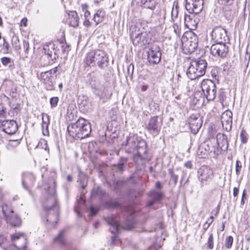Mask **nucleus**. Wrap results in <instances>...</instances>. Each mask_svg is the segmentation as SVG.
Masks as SVG:
<instances>
[{"instance_id":"nucleus-4","label":"nucleus","mask_w":250,"mask_h":250,"mask_svg":"<svg viewBox=\"0 0 250 250\" xmlns=\"http://www.w3.org/2000/svg\"><path fill=\"white\" fill-rule=\"evenodd\" d=\"M207 67V62L204 60H192L187 70V76L191 80L202 77L205 74Z\"/></svg>"},{"instance_id":"nucleus-21","label":"nucleus","mask_w":250,"mask_h":250,"mask_svg":"<svg viewBox=\"0 0 250 250\" xmlns=\"http://www.w3.org/2000/svg\"><path fill=\"white\" fill-rule=\"evenodd\" d=\"M11 239L15 248L22 249L26 247V237L24 233L16 232L11 235Z\"/></svg>"},{"instance_id":"nucleus-24","label":"nucleus","mask_w":250,"mask_h":250,"mask_svg":"<svg viewBox=\"0 0 250 250\" xmlns=\"http://www.w3.org/2000/svg\"><path fill=\"white\" fill-rule=\"evenodd\" d=\"M215 138L220 153L221 151H227L229 146L227 136L223 133H218Z\"/></svg>"},{"instance_id":"nucleus-64","label":"nucleus","mask_w":250,"mask_h":250,"mask_svg":"<svg viewBox=\"0 0 250 250\" xmlns=\"http://www.w3.org/2000/svg\"><path fill=\"white\" fill-rule=\"evenodd\" d=\"M116 238L117 237L116 236H113L112 237H111V243L112 244H114V242L116 239Z\"/></svg>"},{"instance_id":"nucleus-20","label":"nucleus","mask_w":250,"mask_h":250,"mask_svg":"<svg viewBox=\"0 0 250 250\" xmlns=\"http://www.w3.org/2000/svg\"><path fill=\"white\" fill-rule=\"evenodd\" d=\"M162 125L161 122L158 121V116H154L149 120L146 128L150 134L156 136L160 132Z\"/></svg>"},{"instance_id":"nucleus-34","label":"nucleus","mask_w":250,"mask_h":250,"mask_svg":"<svg viewBox=\"0 0 250 250\" xmlns=\"http://www.w3.org/2000/svg\"><path fill=\"white\" fill-rule=\"evenodd\" d=\"M178 2L174 1L173 4V7L171 10V20L173 21H174L177 18L178 15Z\"/></svg>"},{"instance_id":"nucleus-2","label":"nucleus","mask_w":250,"mask_h":250,"mask_svg":"<svg viewBox=\"0 0 250 250\" xmlns=\"http://www.w3.org/2000/svg\"><path fill=\"white\" fill-rule=\"evenodd\" d=\"M125 149L126 152L135 154L134 160L137 157L142 159L143 154L146 153V143L137 135H132L127 138Z\"/></svg>"},{"instance_id":"nucleus-15","label":"nucleus","mask_w":250,"mask_h":250,"mask_svg":"<svg viewBox=\"0 0 250 250\" xmlns=\"http://www.w3.org/2000/svg\"><path fill=\"white\" fill-rule=\"evenodd\" d=\"M210 52L215 57L224 58L228 54L229 46L227 43H215L211 46Z\"/></svg>"},{"instance_id":"nucleus-32","label":"nucleus","mask_w":250,"mask_h":250,"mask_svg":"<svg viewBox=\"0 0 250 250\" xmlns=\"http://www.w3.org/2000/svg\"><path fill=\"white\" fill-rule=\"evenodd\" d=\"M141 4L144 8L154 10L157 5L156 0H141Z\"/></svg>"},{"instance_id":"nucleus-55","label":"nucleus","mask_w":250,"mask_h":250,"mask_svg":"<svg viewBox=\"0 0 250 250\" xmlns=\"http://www.w3.org/2000/svg\"><path fill=\"white\" fill-rule=\"evenodd\" d=\"M213 220H214L213 216H211L207 221H208V224L207 225V227L205 228V229H208V227L210 226L211 224L213 222Z\"/></svg>"},{"instance_id":"nucleus-23","label":"nucleus","mask_w":250,"mask_h":250,"mask_svg":"<svg viewBox=\"0 0 250 250\" xmlns=\"http://www.w3.org/2000/svg\"><path fill=\"white\" fill-rule=\"evenodd\" d=\"M2 126V131L8 134H13L18 130V127L16 121L14 120H5L0 122Z\"/></svg>"},{"instance_id":"nucleus-49","label":"nucleus","mask_w":250,"mask_h":250,"mask_svg":"<svg viewBox=\"0 0 250 250\" xmlns=\"http://www.w3.org/2000/svg\"><path fill=\"white\" fill-rule=\"evenodd\" d=\"M126 159L124 158H122L120 159V161L118 164V168L119 171H122L124 169V166L125 163H126Z\"/></svg>"},{"instance_id":"nucleus-45","label":"nucleus","mask_w":250,"mask_h":250,"mask_svg":"<svg viewBox=\"0 0 250 250\" xmlns=\"http://www.w3.org/2000/svg\"><path fill=\"white\" fill-rule=\"evenodd\" d=\"M12 42L13 46L16 50H19L21 48L20 45H19V40L18 37H13L12 39Z\"/></svg>"},{"instance_id":"nucleus-13","label":"nucleus","mask_w":250,"mask_h":250,"mask_svg":"<svg viewBox=\"0 0 250 250\" xmlns=\"http://www.w3.org/2000/svg\"><path fill=\"white\" fill-rule=\"evenodd\" d=\"M212 40L215 43H228L229 42V39L227 35L226 30L221 27H215L211 33Z\"/></svg>"},{"instance_id":"nucleus-5","label":"nucleus","mask_w":250,"mask_h":250,"mask_svg":"<svg viewBox=\"0 0 250 250\" xmlns=\"http://www.w3.org/2000/svg\"><path fill=\"white\" fill-rule=\"evenodd\" d=\"M97 61L98 66L102 69L106 68L108 65V57L106 53L101 50L90 52L87 54L84 62L89 66Z\"/></svg>"},{"instance_id":"nucleus-28","label":"nucleus","mask_w":250,"mask_h":250,"mask_svg":"<svg viewBox=\"0 0 250 250\" xmlns=\"http://www.w3.org/2000/svg\"><path fill=\"white\" fill-rule=\"evenodd\" d=\"M127 212L131 215L130 218L125 221V222L122 224L121 227L123 229L126 230H130L133 228V226L135 223V220L133 218V214L135 212V210L133 208L131 209L127 210Z\"/></svg>"},{"instance_id":"nucleus-47","label":"nucleus","mask_w":250,"mask_h":250,"mask_svg":"<svg viewBox=\"0 0 250 250\" xmlns=\"http://www.w3.org/2000/svg\"><path fill=\"white\" fill-rule=\"evenodd\" d=\"M82 8L84 12V17L85 19L90 18V13L87 10V6L86 4H82Z\"/></svg>"},{"instance_id":"nucleus-22","label":"nucleus","mask_w":250,"mask_h":250,"mask_svg":"<svg viewBox=\"0 0 250 250\" xmlns=\"http://www.w3.org/2000/svg\"><path fill=\"white\" fill-rule=\"evenodd\" d=\"M221 123L224 129L227 131L231 130L232 123V113L229 110H226L221 116Z\"/></svg>"},{"instance_id":"nucleus-60","label":"nucleus","mask_w":250,"mask_h":250,"mask_svg":"<svg viewBox=\"0 0 250 250\" xmlns=\"http://www.w3.org/2000/svg\"><path fill=\"white\" fill-rule=\"evenodd\" d=\"M239 192V188H234L233 191V195L234 197H236L237 196Z\"/></svg>"},{"instance_id":"nucleus-38","label":"nucleus","mask_w":250,"mask_h":250,"mask_svg":"<svg viewBox=\"0 0 250 250\" xmlns=\"http://www.w3.org/2000/svg\"><path fill=\"white\" fill-rule=\"evenodd\" d=\"M0 60L2 64L3 65L6 66L8 64H9V67H12V65L14 64L13 61H12L11 58L8 57H2Z\"/></svg>"},{"instance_id":"nucleus-37","label":"nucleus","mask_w":250,"mask_h":250,"mask_svg":"<svg viewBox=\"0 0 250 250\" xmlns=\"http://www.w3.org/2000/svg\"><path fill=\"white\" fill-rule=\"evenodd\" d=\"M150 195L153 196V199L155 201H158L161 200L163 197V193L162 192H159L155 190L151 191L149 193Z\"/></svg>"},{"instance_id":"nucleus-14","label":"nucleus","mask_w":250,"mask_h":250,"mask_svg":"<svg viewBox=\"0 0 250 250\" xmlns=\"http://www.w3.org/2000/svg\"><path fill=\"white\" fill-rule=\"evenodd\" d=\"M56 72L57 67H55L54 69L42 72L41 74V80L47 90H53L54 89L55 78L54 75Z\"/></svg>"},{"instance_id":"nucleus-18","label":"nucleus","mask_w":250,"mask_h":250,"mask_svg":"<svg viewBox=\"0 0 250 250\" xmlns=\"http://www.w3.org/2000/svg\"><path fill=\"white\" fill-rule=\"evenodd\" d=\"M187 122L191 133L193 134L197 133L203 123L201 118L198 114H192L188 118Z\"/></svg>"},{"instance_id":"nucleus-3","label":"nucleus","mask_w":250,"mask_h":250,"mask_svg":"<svg viewBox=\"0 0 250 250\" xmlns=\"http://www.w3.org/2000/svg\"><path fill=\"white\" fill-rule=\"evenodd\" d=\"M140 26L141 25H132L130 28V35L133 44H149L152 41L151 33L145 31L144 28L141 29Z\"/></svg>"},{"instance_id":"nucleus-56","label":"nucleus","mask_w":250,"mask_h":250,"mask_svg":"<svg viewBox=\"0 0 250 250\" xmlns=\"http://www.w3.org/2000/svg\"><path fill=\"white\" fill-rule=\"evenodd\" d=\"M98 212V209L93 207L90 208V213L92 215H95Z\"/></svg>"},{"instance_id":"nucleus-50","label":"nucleus","mask_w":250,"mask_h":250,"mask_svg":"<svg viewBox=\"0 0 250 250\" xmlns=\"http://www.w3.org/2000/svg\"><path fill=\"white\" fill-rule=\"evenodd\" d=\"M242 168L241 163L240 161L237 160L235 166V171L237 175H239Z\"/></svg>"},{"instance_id":"nucleus-30","label":"nucleus","mask_w":250,"mask_h":250,"mask_svg":"<svg viewBox=\"0 0 250 250\" xmlns=\"http://www.w3.org/2000/svg\"><path fill=\"white\" fill-rule=\"evenodd\" d=\"M68 21L70 26L75 27L79 24V17L75 11H71L68 14Z\"/></svg>"},{"instance_id":"nucleus-27","label":"nucleus","mask_w":250,"mask_h":250,"mask_svg":"<svg viewBox=\"0 0 250 250\" xmlns=\"http://www.w3.org/2000/svg\"><path fill=\"white\" fill-rule=\"evenodd\" d=\"M48 214L45 217L46 221L53 226L55 224L57 223L59 219V209L55 207L54 210L50 211H47Z\"/></svg>"},{"instance_id":"nucleus-46","label":"nucleus","mask_w":250,"mask_h":250,"mask_svg":"<svg viewBox=\"0 0 250 250\" xmlns=\"http://www.w3.org/2000/svg\"><path fill=\"white\" fill-rule=\"evenodd\" d=\"M217 1L220 5L223 6H230L233 4L234 0H217Z\"/></svg>"},{"instance_id":"nucleus-7","label":"nucleus","mask_w":250,"mask_h":250,"mask_svg":"<svg viewBox=\"0 0 250 250\" xmlns=\"http://www.w3.org/2000/svg\"><path fill=\"white\" fill-rule=\"evenodd\" d=\"M211 153L217 155L220 154V150L217 146L214 137L210 138L202 143L198 150V153L201 155L202 157H205Z\"/></svg>"},{"instance_id":"nucleus-51","label":"nucleus","mask_w":250,"mask_h":250,"mask_svg":"<svg viewBox=\"0 0 250 250\" xmlns=\"http://www.w3.org/2000/svg\"><path fill=\"white\" fill-rule=\"evenodd\" d=\"M134 65L132 63L130 64L127 68V74L129 76H132L133 73Z\"/></svg>"},{"instance_id":"nucleus-12","label":"nucleus","mask_w":250,"mask_h":250,"mask_svg":"<svg viewBox=\"0 0 250 250\" xmlns=\"http://www.w3.org/2000/svg\"><path fill=\"white\" fill-rule=\"evenodd\" d=\"M201 88L208 101L213 100L216 95V87L215 83L210 80L205 79L201 83Z\"/></svg>"},{"instance_id":"nucleus-54","label":"nucleus","mask_w":250,"mask_h":250,"mask_svg":"<svg viewBox=\"0 0 250 250\" xmlns=\"http://www.w3.org/2000/svg\"><path fill=\"white\" fill-rule=\"evenodd\" d=\"M184 166L187 168L191 169L192 167V164L191 161H188L186 162L185 163Z\"/></svg>"},{"instance_id":"nucleus-39","label":"nucleus","mask_w":250,"mask_h":250,"mask_svg":"<svg viewBox=\"0 0 250 250\" xmlns=\"http://www.w3.org/2000/svg\"><path fill=\"white\" fill-rule=\"evenodd\" d=\"M233 242V237L231 236H227L225 239L224 246L227 249H230L232 247Z\"/></svg>"},{"instance_id":"nucleus-42","label":"nucleus","mask_w":250,"mask_h":250,"mask_svg":"<svg viewBox=\"0 0 250 250\" xmlns=\"http://www.w3.org/2000/svg\"><path fill=\"white\" fill-rule=\"evenodd\" d=\"M207 245L208 249L209 250H212L214 247V243H213V236L212 233H209V237L208 238V240L207 243H206Z\"/></svg>"},{"instance_id":"nucleus-57","label":"nucleus","mask_w":250,"mask_h":250,"mask_svg":"<svg viewBox=\"0 0 250 250\" xmlns=\"http://www.w3.org/2000/svg\"><path fill=\"white\" fill-rule=\"evenodd\" d=\"M16 250V248H15V246H9L8 247L6 246L4 247V248H3L2 249H1L0 250Z\"/></svg>"},{"instance_id":"nucleus-40","label":"nucleus","mask_w":250,"mask_h":250,"mask_svg":"<svg viewBox=\"0 0 250 250\" xmlns=\"http://www.w3.org/2000/svg\"><path fill=\"white\" fill-rule=\"evenodd\" d=\"M104 193V192L101 189V188L99 187H97L96 188H94L92 190L91 196L96 197L97 196H101Z\"/></svg>"},{"instance_id":"nucleus-63","label":"nucleus","mask_w":250,"mask_h":250,"mask_svg":"<svg viewBox=\"0 0 250 250\" xmlns=\"http://www.w3.org/2000/svg\"><path fill=\"white\" fill-rule=\"evenodd\" d=\"M112 206L114 208H117L119 207L120 204L117 202H114L112 203Z\"/></svg>"},{"instance_id":"nucleus-31","label":"nucleus","mask_w":250,"mask_h":250,"mask_svg":"<svg viewBox=\"0 0 250 250\" xmlns=\"http://www.w3.org/2000/svg\"><path fill=\"white\" fill-rule=\"evenodd\" d=\"M105 11L103 10H98L94 14L93 20L96 23V25L103 21L105 17Z\"/></svg>"},{"instance_id":"nucleus-26","label":"nucleus","mask_w":250,"mask_h":250,"mask_svg":"<svg viewBox=\"0 0 250 250\" xmlns=\"http://www.w3.org/2000/svg\"><path fill=\"white\" fill-rule=\"evenodd\" d=\"M35 180V177L33 173L28 172H24L22 177V184L24 188L28 190L33 186Z\"/></svg>"},{"instance_id":"nucleus-48","label":"nucleus","mask_w":250,"mask_h":250,"mask_svg":"<svg viewBox=\"0 0 250 250\" xmlns=\"http://www.w3.org/2000/svg\"><path fill=\"white\" fill-rule=\"evenodd\" d=\"M59 102V98L57 97H52L50 99V104L51 108H54L57 106L58 103Z\"/></svg>"},{"instance_id":"nucleus-11","label":"nucleus","mask_w":250,"mask_h":250,"mask_svg":"<svg viewBox=\"0 0 250 250\" xmlns=\"http://www.w3.org/2000/svg\"><path fill=\"white\" fill-rule=\"evenodd\" d=\"M198 178L201 187L209 184L214 178L213 170L206 166H203L198 170Z\"/></svg>"},{"instance_id":"nucleus-61","label":"nucleus","mask_w":250,"mask_h":250,"mask_svg":"<svg viewBox=\"0 0 250 250\" xmlns=\"http://www.w3.org/2000/svg\"><path fill=\"white\" fill-rule=\"evenodd\" d=\"M155 187L157 189H161L162 188V186L159 181H157L155 184Z\"/></svg>"},{"instance_id":"nucleus-52","label":"nucleus","mask_w":250,"mask_h":250,"mask_svg":"<svg viewBox=\"0 0 250 250\" xmlns=\"http://www.w3.org/2000/svg\"><path fill=\"white\" fill-rule=\"evenodd\" d=\"M5 112L4 108L2 105L0 104V118H5Z\"/></svg>"},{"instance_id":"nucleus-19","label":"nucleus","mask_w":250,"mask_h":250,"mask_svg":"<svg viewBox=\"0 0 250 250\" xmlns=\"http://www.w3.org/2000/svg\"><path fill=\"white\" fill-rule=\"evenodd\" d=\"M90 84L93 93L98 97H102L104 93L105 87L103 83L96 76L91 77Z\"/></svg>"},{"instance_id":"nucleus-59","label":"nucleus","mask_w":250,"mask_h":250,"mask_svg":"<svg viewBox=\"0 0 250 250\" xmlns=\"http://www.w3.org/2000/svg\"><path fill=\"white\" fill-rule=\"evenodd\" d=\"M3 46L4 48H6V50H8V48H9V44L7 42H6L4 38H3Z\"/></svg>"},{"instance_id":"nucleus-58","label":"nucleus","mask_w":250,"mask_h":250,"mask_svg":"<svg viewBox=\"0 0 250 250\" xmlns=\"http://www.w3.org/2000/svg\"><path fill=\"white\" fill-rule=\"evenodd\" d=\"M83 24L86 27H89L91 25L89 19H85V20L83 22Z\"/></svg>"},{"instance_id":"nucleus-17","label":"nucleus","mask_w":250,"mask_h":250,"mask_svg":"<svg viewBox=\"0 0 250 250\" xmlns=\"http://www.w3.org/2000/svg\"><path fill=\"white\" fill-rule=\"evenodd\" d=\"M185 7L190 14H198L203 8V0H185Z\"/></svg>"},{"instance_id":"nucleus-53","label":"nucleus","mask_w":250,"mask_h":250,"mask_svg":"<svg viewBox=\"0 0 250 250\" xmlns=\"http://www.w3.org/2000/svg\"><path fill=\"white\" fill-rule=\"evenodd\" d=\"M23 46L24 48V51L26 54H27L29 51V44L28 42L24 41L23 42Z\"/></svg>"},{"instance_id":"nucleus-43","label":"nucleus","mask_w":250,"mask_h":250,"mask_svg":"<svg viewBox=\"0 0 250 250\" xmlns=\"http://www.w3.org/2000/svg\"><path fill=\"white\" fill-rule=\"evenodd\" d=\"M193 15H188L186 14L185 15V23L186 26H189L193 23L195 21H192Z\"/></svg>"},{"instance_id":"nucleus-10","label":"nucleus","mask_w":250,"mask_h":250,"mask_svg":"<svg viewBox=\"0 0 250 250\" xmlns=\"http://www.w3.org/2000/svg\"><path fill=\"white\" fill-rule=\"evenodd\" d=\"M53 183V187H49L47 190L48 196L44 200L43 202V207L46 211H50L54 210L55 207H56L59 209V207L57 204V198L56 196V182L54 179H52Z\"/></svg>"},{"instance_id":"nucleus-16","label":"nucleus","mask_w":250,"mask_h":250,"mask_svg":"<svg viewBox=\"0 0 250 250\" xmlns=\"http://www.w3.org/2000/svg\"><path fill=\"white\" fill-rule=\"evenodd\" d=\"M147 60L150 63L156 64L158 63L161 58L160 47L156 44H152L147 52Z\"/></svg>"},{"instance_id":"nucleus-33","label":"nucleus","mask_w":250,"mask_h":250,"mask_svg":"<svg viewBox=\"0 0 250 250\" xmlns=\"http://www.w3.org/2000/svg\"><path fill=\"white\" fill-rule=\"evenodd\" d=\"M64 231L62 230L60 232L57 237L54 239V242L56 244L62 245L64 244Z\"/></svg>"},{"instance_id":"nucleus-44","label":"nucleus","mask_w":250,"mask_h":250,"mask_svg":"<svg viewBox=\"0 0 250 250\" xmlns=\"http://www.w3.org/2000/svg\"><path fill=\"white\" fill-rule=\"evenodd\" d=\"M168 171L170 174V180L173 182L174 185H176L177 183L178 176L174 173L172 169H169Z\"/></svg>"},{"instance_id":"nucleus-25","label":"nucleus","mask_w":250,"mask_h":250,"mask_svg":"<svg viewBox=\"0 0 250 250\" xmlns=\"http://www.w3.org/2000/svg\"><path fill=\"white\" fill-rule=\"evenodd\" d=\"M104 219L110 226L109 229L110 232L113 234L118 233L120 227L118 217L116 216L112 215L105 217Z\"/></svg>"},{"instance_id":"nucleus-62","label":"nucleus","mask_w":250,"mask_h":250,"mask_svg":"<svg viewBox=\"0 0 250 250\" xmlns=\"http://www.w3.org/2000/svg\"><path fill=\"white\" fill-rule=\"evenodd\" d=\"M155 202H156V201H154V200L153 199V200H151V201H149V202L147 203V206H148V207H150V206H152V205L154 204Z\"/></svg>"},{"instance_id":"nucleus-6","label":"nucleus","mask_w":250,"mask_h":250,"mask_svg":"<svg viewBox=\"0 0 250 250\" xmlns=\"http://www.w3.org/2000/svg\"><path fill=\"white\" fill-rule=\"evenodd\" d=\"M65 48L66 45L63 42L56 41L45 44L43 49L44 53L53 60L58 58L59 54L61 52L62 53H64L65 51Z\"/></svg>"},{"instance_id":"nucleus-35","label":"nucleus","mask_w":250,"mask_h":250,"mask_svg":"<svg viewBox=\"0 0 250 250\" xmlns=\"http://www.w3.org/2000/svg\"><path fill=\"white\" fill-rule=\"evenodd\" d=\"M236 12L235 9L232 8L230 9H225L224 10V15L228 20H231L235 16Z\"/></svg>"},{"instance_id":"nucleus-9","label":"nucleus","mask_w":250,"mask_h":250,"mask_svg":"<svg viewBox=\"0 0 250 250\" xmlns=\"http://www.w3.org/2000/svg\"><path fill=\"white\" fill-rule=\"evenodd\" d=\"M1 210L5 220L11 226L18 227L21 225V219L14 212L12 208L7 204L1 206Z\"/></svg>"},{"instance_id":"nucleus-8","label":"nucleus","mask_w":250,"mask_h":250,"mask_svg":"<svg viewBox=\"0 0 250 250\" xmlns=\"http://www.w3.org/2000/svg\"><path fill=\"white\" fill-rule=\"evenodd\" d=\"M188 36L182 38V48L185 53L191 54L198 46V39L193 32L188 34Z\"/></svg>"},{"instance_id":"nucleus-29","label":"nucleus","mask_w":250,"mask_h":250,"mask_svg":"<svg viewBox=\"0 0 250 250\" xmlns=\"http://www.w3.org/2000/svg\"><path fill=\"white\" fill-rule=\"evenodd\" d=\"M50 124L49 116L47 114L43 113L42 115V129L43 135L48 136L49 132L48 130V125Z\"/></svg>"},{"instance_id":"nucleus-1","label":"nucleus","mask_w":250,"mask_h":250,"mask_svg":"<svg viewBox=\"0 0 250 250\" xmlns=\"http://www.w3.org/2000/svg\"><path fill=\"white\" fill-rule=\"evenodd\" d=\"M69 135L75 139H83L89 136L91 132L90 124L83 118L68 125Z\"/></svg>"},{"instance_id":"nucleus-36","label":"nucleus","mask_w":250,"mask_h":250,"mask_svg":"<svg viewBox=\"0 0 250 250\" xmlns=\"http://www.w3.org/2000/svg\"><path fill=\"white\" fill-rule=\"evenodd\" d=\"M79 179L78 182H79L82 188H84L86 186L87 182V177L86 175L83 172H80L79 174Z\"/></svg>"},{"instance_id":"nucleus-41","label":"nucleus","mask_w":250,"mask_h":250,"mask_svg":"<svg viewBox=\"0 0 250 250\" xmlns=\"http://www.w3.org/2000/svg\"><path fill=\"white\" fill-rule=\"evenodd\" d=\"M240 137L242 143L246 144L247 143L249 135L245 130L242 129L241 130Z\"/></svg>"}]
</instances>
